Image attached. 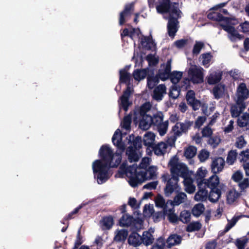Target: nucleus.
<instances>
[{
  "mask_svg": "<svg viewBox=\"0 0 249 249\" xmlns=\"http://www.w3.org/2000/svg\"><path fill=\"white\" fill-rule=\"evenodd\" d=\"M225 85L218 84L213 89V93L215 99H219L222 98L224 95Z\"/></svg>",
  "mask_w": 249,
  "mask_h": 249,
  "instance_id": "obj_31",
  "label": "nucleus"
},
{
  "mask_svg": "<svg viewBox=\"0 0 249 249\" xmlns=\"http://www.w3.org/2000/svg\"><path fill=\"white\" fill-rule=\"evenodd\" d=\"M110 168L112 167H109L107 163H103L100 160H96L93 162V172L97 178L98 184H101L109 178L108 170Z\"/></svg>",
  "mask_w": 249,
  "mask_h": 249,
  "instance_id": "obj_3",
  "label": "nucleus"
},
{
  "mask_svg": "<svg viewBox=\"0 0 249 249\" xmlns=\"http://www.w3.org/2000/svg\"><path fill=\"white\" fill-rule=\"evenodd\" d=\"M149 72L148 69H136L133 72V76L135 80L140 81L144 79Z\"/></svg>",
  "mask_w": 249,
  "mask_h": 249,
  "instance_id": "obj_28",
  "label": "nucleus"
},
{
  "mask_svg": "<svg viewBox=\"0 0 249 249\" xmlns=\"http://www.w3.org/2000/svg\"><path fill=\"white\" fill-rule=\"evenodd\" d=\"M207 118L206 116H199L196 119L195 122L194 128H199L206 121Z\"/></svg>",
  "mask_w": 249,
  "mask_h": 249,
  "instance_id": "obj_60",
  "label": "nucleus"
},
{
  "mask_svg": "<svg viewBox=\"0 0 249 249\" xmlns=\"http://www.w3.org/2000/svg\"><path fill=\"white\" fill-rule=\"evenodd\" d=\"M142 244L146 246L152 245L154 241V238L151 232L148 231H144L141 236Z\"/></svg>",
  "mask_w": 249,
  "mask_h": 249,
  "instance_id": "obj_27",
  "label": "nucleus"
},
{
  "mask_svg": "<svg viewBox=\"0 0 249 249\" xmlns=\"http://www.w3.org/2000/svg\"><path fill=\"white\" fill-rule=\"evenodd\" d=\"M128 142H131L132 144V146L135 148V150L139 151L142 148V139L140 136H137L136 137L132 134L129 136Z\"/></svg>",
  "mask_w": 249,
  "mask_h": 249,
  "instance_id": "obj_23",
  "label": "nucleus"
},
{
  "mask_svg": "<svg viewBox=\"0 0 249 249\" xmlns=\"http://www.w3.org/2000/svg\"><path fill=\"white\" fill-rule=\"evenodd\" d=\"M100 160L103 163H107L109 167L116 168L120 164L122 160V155L120 153L114 154L113 150L108 144L102 145L99 151Z\"/></svg>",
  "mask_w": 249,
  "mask_h": 249,
  "instance_id": "obj_1",
  "label": "nucleus"
},
{
  "mask_svg": "<svg viewBox=\"0 0 249 249\" xmlns=\"http://www.w3.org/2000/svg\"><path fill=\"white\" fill-rule=\"evenodd\" d=\"M134 221L133 216L128 214H124L119 220V225L121 227H128L130 226Z\"/></svg>",
  "mask_w": 249,
  "mask_h": 249,
  "instance_id": "obj_26",
  "label": "nucleus"
},
{
  "mask_svg": "<svg viewBox=\"0 0 249 249\" xmlns=\"http://www.w3.org/2000/svg\"><path fill=\"white\" fill-rule=\"evenodd\" d=\"M184 186L185 191L188 194H193L196 190V187L193 183V180L191 178L185 179Z\"/></svg>",
  "mask_w": 249,
  "mask_h": 249,
  "instance_id": "obj_38",
  "label": "nucleus"
},
{
  "mask_svg": "<svg viewBox=\"0 0 249 249\" xmlns=\"http://www.w3.org/2000/svg\"><path fill=\"white\" fill-rule=\"evenodd\" d=\"M171 173V179L169 180L167 184L166 190L167 192H170L173 191V185L171 183H174V187L177 186V183L179 181V177L185 178L188 174V169L185 164L180 163L175 169H173L170 171Z\"/></svg>",
  "mask_w": 249,
  "mask_h": 249,
  "instance_id": "obj_4",
  "label": "nucleus"
},
{
  "mask_svg": "<svg viewBox=\"0 0 249 249\" xmlns=\"http://www.w3.org/2000/svg\"><path fill=\"white\" fill-rule=\"evenodd\" d=\"M178 24L179 21L177 20V18H174V17L173 16L169 17L167 29L170 37H174L178 31Z\"/></svg>",
  "mask_w": 249,
  "mask_h": 249,
  "instance_id": "obj_10",
  "label": "nucleus"
},
{
  "mask_svg": "<svg viewBox=\"0 0 249 249\" xmlns=\"http://www.w3.org/2000/svg\"><path fill=\"white\" fill-rule=\"evenodd\" d=\"M196 153V148L194 146H189L184 152V156L188 159L193 158Z\"/></svg>",
  "mask_w": 249,
  "mask_h": 249,
  "instance_id": "obj_43",
  "label": "nucleus"
},
{
  "mask_svg": "<svg viewBox=\"0 0 249 249\" xmlns=\"http://www.w3.org/2000/svg\"><path fill=\"white\" fill-rule=\"evenodd\" d=\"M237 153L236 150H232L229 151L227 158V161L230 164H232L236 159Z\"/></svg>",
  "mask_w": 249,
  "mask_h": 249,
  "instance_id": "obj_56",
  "label": "nucleus"
},
{
  "mask_svg": "<svg viewBox=\"0 0 249 249\" xmlns=\"http://www.w3.org/2000/svg\"><path fill=\"white\" fill-rule=\"evenodd\" d=\"M240 196V194L235 190H230L227 195V201L230 203H233Z\"/></svg>",
  "mask_w": 249,
  "mask_h": 249,
  "instance_id": "obj_44",
  "label": "nucleus"
},
{
  "mask_svg": "<svg viewBox=\"0 0 249 249\" xmlns=\"http://www.w3.org/2000/svg\"><path fill=\"white\" fill-rule=\"evenodd\" d=\"M160 78L157 74L154 75H148L147 77V86L149 89H152L159 83Z\"/></svg>",
  "mask_w": 249,
  "mask_h": 249,
  "instance_id": "obj_34",
  "label": "nucleus"
},
{
  "mask_svg": "<svg viewBox=\"0 0 249 249\" xmlns=\"http://www.w3.org/2000/svg\"><path fill=\"white\" fill-rule=\"evenodd\" d=\"M112 142L113 144L121 151H124L125 149V145L122 142V133L119 129H117L114 132L112 138Z\"/></svg>",
  "mask_w": 249,
  "mask_h": 249,
  "instance_id": "obj_14",
  "label": "nucleus"
},
{
  "mask_svg": "<svg viewBox=\"0 0 249 249\" xmlns=\"http://www.w3.org/2000/svg\"><path fill=\"white\" fill-rule=\"evenodd\" d=\"M168 124V121H166L157 125L158 132L161 136H164L166 133Z\"/></svg>",
  "mask_w": 249,
  "mask_h": 249,
  "instance_id": "obj_50",
  "label": "nucleus"
},
{
  "mask_svg": "<svg viewBox=\"0 0 249 249\" xmlns=\"http://www.w3.org/2000/svg\"><path fill=\"white\" fill-rule=\"evenodd\" d=\"M201 224L198 221L193 222L188 224L186 228L187 232H193L199 231L201 228Z\"/></svg>",
  "mask_w": 249,
  "mask_h": 249,
  "instance_id": "obj_45",
  "label": "nucleus"
},
{
  "mask_svg": "<svg viewBox=\"0 0 249 249\" xmlns=\"http://www.w3.org/2000/svg\"><path fill=\"white\" fill-rule=\"evenodd\" d=\"M131 74L127 71L125 69H123L119 71V83L129 85L131 80Z\"/></svg>",
  "mask_w": 249,
  "mask_h": 249,
  "instance_id": "obj_22",
  "label": "nucleus"
},
{
  "mask_svg": "<svg viewBox=\"0 0 249 249\" xmlns=\"http://www.w3.org/2000/svg\"><path fill=\"white\" fill-rule=\"evenodd\" d=\"M193 121H190L187 120H185L184 122H177L175 125L172 127V131H178L180 133V136L183 133H187L190 129V127L193 124Z\"/></svg>",
  "mask_w": 249,
  "mask_h": 249,
  "instance_id": "obj_7",
  "label": "nucleus"
},
{
  "mask_svg": "<svg viewBox=\"0 0 249 249\" xmlns=\"http://www.w3.org/2000/svg\"><path fill=\"white\" fill-rule=\"evenodd\" d=\"M165 242L164 239L160 237L158 238L156 242L152 246L151 249H165Z\"/></svg>",
  "mask_w": 249,
  "mask_h": 249,
  "instance_id": "obj_51",
  "label": "nucleus"
},
{
  "mask_svg": "<svg viewBox=\"0 0 249 249\" xmlns=\"http://www.w3.org/2000/svg\"><path fill=\"white\" fill-rule=\"evenodd\" d=\"M202 60V64L206 68H207L209 66V63L211 60L212 55H211L210 53H203L201 55Z\"/></svg>",
  "mask_w": 249,
  "mask_h": 249,
  "instance_id": "obj_57",
  "label": "nucleus"
},
{
  "mask_svg": "<svg viewBox=\"0 0 249 249\" xmlns=\"http://www.w3.org/2000/svg\"><path fill=\"white\" fill-rule=\"evenodd\" d=\"M151 148L153 150L154 154L157 156H161L164 155L166 152L167 148V145L164 142H160L155 144H153Z\"/></svg>",
  "mask_w": 249,
  "mask_h": 249,
  "instance_id": "obj_20",
  "label": "nucleus"
},
{
  "mask_svg": "<svg viewBox=\"0 0 249 249\" xmlns=\"http://www.w3.org/2000/svg\"><path fill=\"white\" fill-rule=\"evenodd\" d=\"M128 243L134 247L140 246L142 244V238L136 231H132L128 237Z\"/></svg>",
  "mask_w": 249,
  "mask_h": 249,
  "instance_id": "obj_18",
  "label": "nucleus"
},
{
  "mask_svg": "<svg viewBox=\"0 0 249 249\" xmlns=\"http://www.w3.org/2000/svg\"><path fill=\"white\" fill-rule=\"evenodd\" d=\"M156 135L152 132H146L143 137L142 141L144 145L147 147H152L154 144Z\"/></svg>",
  "mask_w": 249,
  "mask_h": 249,
  "instance_id": "obj_21",
  "label": "nucleus"
},
{
  "mask_svg": "<svg viewBox=\"0 0 249 249\" xmlns=\"http://www.w3.org/2000/svg\"><path fill=\"white\" fill-rule=\"evenodd\" d=\"M151 107V105L149 103H145L142 105L139 110L140 116L141 117H145V116H150L147 114L146 113L150 110Z\"/></svg>",
  "mask_w": 249,
  "mask_h": 249,
  "instance_id": "obj_48",
  "label": "nucleus"
},
{
  "mask_svg": "<svg viewBox=\"0 0 249 249\" xmlns=\"http://www.w3.org/2000/svg\"><path fill=\"white\" fill-rule=\"evenodd\" d=\"M171 72H169L165 69H160L159 70L157 75L162 81H165L170 78Z\"/></svg>",
  "mask_w": 249,
  "mask_h": 249,
  "instance_id": "obj_54",
  "label": "nucleus"
},
{
  "mask_svg": "<svg viewBox=\"0 0 249 249\" xmlns=\"http://www.w3.org/2000/svg\"><path fill=\"white\" fill-rule=\"evenodd\" d=\"M128 236L127 230L123 229L118 231L114 238V240L117 242H124Z\"/></svg>",
  "mask_w": 249,
  "mask_h": 249,
  "instance_id": "obj_35",
  "label": "nucleus"
},
{
  "mask_svg": "<svg viewBox=\"0 0 249 249\" xmlns=\"http://www.w3.org/2000/svg\"><path fill=\"white\" fill-rule=\"evenodd\" d=\"M188 73L191 76V81L193 83L199 84L203 82V73L201 69L192 68L189 69Z\"/></svg>",
  "mask_w": 249,
  "mask_h": 249,
  "instance_id": "obj_8",
  "label": "nucleus"
},
{
  "mask_svg": "<svg viewBox=\"0 0 249 249\" xmlns=\"http://www.w3.org/2000/svg\"><path fill=\"white\" fill-rule=\"evenodd\" d=\"M182 76V72L178 71H173L171 72L170 79L171 82L174 84H177Z\"/></svg>",
  "mask_w": 249,
  "mask_h": 249,
  "instance_id": "obj_47",
  "label": "nucleus"
},
{
  "mask_svg": "<svg viewBox=\"0 0 249 249\" xmlns=\"http://www.w3.org/2000/svg\"><path fill=\"white\" fill-rule=\"evenodd\" d=\"M163 119V114L161 112H157L153 117L151 116L152 125L157 126L162 122Z\"/></svg>",
  "mask_w": 249,
  "mask_h": 249,
  "instance_id": "obj_42",
  "label": "nucleus"
},
{
  "mask_svg": "<svg viewBox=\"0 0 249 249\" xmlns=\"http://www.w3.org/2000/svg\"><path fill=\"white\" fill-rule=\"evenodd\" d=\"M201 133L203 138H209L213 135V131L210 125L208 124L203 127L201 130Z\"/></svg>",
  "mask_w": 249,
  "mask_h": 249,
  "instance_id": "obj_58",
  "label": "nucleus"
},
{
  "mask_svg": "<svg viewBox=\"0 0 249 249\" xmlns=\"http://www.w3.org/2000/svg\"><path fill=\"white\" fill-rule=\"evenodd\" d=\"M191 219V213L189 211L184 210L180 213L179 220L183 223H187Z\"/></svg>",
  "mask_w": 249,
  "mask_h": 249,
  "instance_id": "obj_52",
  "label": "nucleus"
},
{
  "mask_svg": "<svg viewBox=\"0 0 249 249\" xmlns=\"http://www.w3.org/2000/svg\"><path fill=\"white\" fill-rule=\"evenodd\" d=\"M179 190L176 193H178V194L174 197V204L176 206H178L180 204L184 202V200L186 198L187 196L186 194L183 192L179 193Z\"/></svg>",
  "mask_w": 249,
  "mask_h": 249,
  "instance_id": "obj_46",
  "label": "nucleus"
},
{
  "mask_svg": "<svg viewBox=\"0 0 249 249\" xmlns=\"http://www.w3.org/2000/svg\"><path fill=\"white\" fill-rule=\"evenodd\" d=\"M134 11V2L126 4L123 11H122L119 16V23L123 25L125 22V17L130 16Z\"/></svg>",
  "mask_w": 249,
  "mask_h": 249,
  "instance_id": "obj_9",
  "label": "nucleus"
},
{
  "mask_svg": "<svg viewBox=\"0 0 249 249\" xmlns=\"http://www.w3.org/2000/svg\"><path fill=\"white\" fill-rule=\"evenodd\" d=\"M241 157V160L243 161V163L249 162V149H247L246 150L242 151L239 154Z\"/></svg>",
  "mask_w": 249,
  "mask_h": 249,
  "instance_id": "obj_64",
  "label": "nucleus"
},
{
  "mask_svg": "<svg viewBox=\"0 0 249 249\" xmlns=\"http://www.w3.org/2000/svg\"><path fill=\"white\" fill-rule=\"evenodd\" d=\"M248 241L247 238H245L243 239H237L235 242V245L238 249H244Z\"/></svg>",
  "mask_w": 249,
  "mask_h": 249,
  "instance_id": "obj_63",
  "label": "nucleus"
},
{
  "mask_svg": "<svg viewBox=\"0 0 249 249\" xmlns=\"http://www.w3.org/2000/svg\"><path fill=\"white\" fill-rule=\"evenodd\" d=\"M247 99L249 96V91L245 83L240 84L237 88V97L242 96Z\"/></svg>",
  "mask_w": 249,
  "mask_h": 249,
  "instance_id": "obj_32",
  "label": "nucleus"
},
{
  "mask_svg": "<svg viewBox=\"0 0 249 249\" xmlns=\"http://www.w3.org/2000/svg\"><path fill=\"white\" fill-rule=\"evenodd\" d=\"M130 94V89L128 86L126 89L123 92V95L120 97L121 105L122 107L125 111H127L130 104L129 102V98Z\"/></svg>",
  "mask_w": 249,
  "mask_h": 249,
  "instance_id": "obj_17",
  "label": "nucleus"
},
{
  "mask_svg": "<svg viewBox=\"0 0 249 249\" xmlns=\"http://www.w3.org/2000/svg\"><path fill=\"white\" fill-rule=\"evenodd\" d=\"M101 221L103 223V226L107 230L110 229L114 224L113 218L111 215L103 217Z\"/></svg>",
  "mask_w": 249,
  "mask_h": 249,
  "instance_id": "obj_41",
  "label": "nucleus"
},
{
  "mask_svg": "<svg viewBox=\"0 0 249 249\" xmlns=\"http://www.w3.org/2000/svg\"><path fill=\"white\" fill-rule=\"evenodd\" d=\"M222 72L215 73L214 74H210L208 77L207 82L210 85H213L219 83L222 78Z\"/></svg>",
  "mask_w": 249,
  "mask_h": 249,
  "instance_id": "obj_36",
  "label": "nucleus"
},
{
  "mask_svg": "<svg viewBox=\"0 0 249 249\" xmlns=\"http://www.w3.org/2000/svg\"><path fill=\"white\" fill-rule=\"evenodd\" d=\"M202 180L203 186L211 189L209 196V200L213 203L217 202L221 195V189L217 188L219 184V177L216 174H214L208 179Z\"/></svg>",
  "mask_w": 249,
  "mask_h": 249,
  "instance_id": "obj_2",
  "label": "nucleus"
},
{
  "mask_svg": "<svg viewBox=\"0 0 249 249\" xmlns=\"http://www.w3.org/2000/svg\"><path fill=\"white\" fill-rule=\"evenodd\" d=\"M246 100L242 96L237 97V100L236 101V105L238 108L242 111L245 109L246 107V105L245 102V100Z\"/></svg>",
  "mask_w": 249,
  "mask_h": 249,
  "instance_id": "obj_59",
  "label": "nucleus"
},
{
  "mask_svg": "<svg viewBox=\"0 0 249 249\" xmlns=\"http://www.w3.org/2000/svg\"><path fill=\"white\" fill-rule=\"evenodd\" d=\"M222 28L231 35L230 39L234 41L236 39L241 40L244 38V36L239 34L233 26L229 25L221 24Z\"/></svg>",
  "mask_w": 249,
  "mask_h": 249,
  "instance_id": "obj_12",
  "label": "nucleus"
},
{
  "mask_svg": "<svg viewBox=\"0 0 249 249\" xmlns=\"http://www.w3.org/2000/svg\"><path fill=\"white\" fill-rule=\"evenodd\" d=\"M135 148L132 146H129L126 150V154L128 155V159L130 162H136L139 160V157Z\"/></svg>",
  "mask_w": 249,
  "mask_h": 249,
  "instance_id": "obj_29",
  "label": "nucleus"
},
{
  "mask_svg": "<svg viewBox=\"0 0 249 249\" xmlns=\"http://www.w3.org/2000/svg\"><path fill=\"white\" fill-rule=\"evenodd\" d=\"M145 177V172H142L141 171L138 172L135 169L134 174L129 178V183L132 187H137L139 184L146 180Z\"/></svg>",
  "mask_w": 249,
  "mask_h": 249,
  "instance_id": "obj_5",
  "label": "nucleus"
},
{
  "mask_svg": "<svg viewBox=\"0 0 249 249\" xmlns=\"http://www.w3.org/2000/svg\"><path fill=\"white\" fill-rule=\"evenodd\" d=\"M155 205L157 207L163 209L164 214L167 213V204L163 197L160 194H158L155 198Z\"/></svg>",
  "mask_w": 249,
  "mask_h": 249,
  "instance_id": "obj_24",
  "label": "nucleus"
},
{
  "mask_svg": "<svg viewBox=\"0 0 249 249\" xmlns=\"http://www.w3.org/2000/svg\"><path fill=\"white\" fill-rule=\"evenodd\" d=\"M141 43L142 46L147 47L148 50L151 49V45H153L154 44L152 37L149 36H143V37L142 38Z\"/></svg>",
  "mask_w": 249,
  "mask_h": 249,
  "instance_id": "obj_49",
  "label": "nucleus"
},
{
  "mask_svg": "<svg viewBox=\"0 0 249 249\" xmlns=\"http://www.w3.org/2000/svg\"><path fill=\"white\" fill-rule=\"evenodd\" d=\"M187 104L192 107L194 111H196L200 108V100L196 98V93L193 90L187 91L185 95Z\"/></svg>",
  "mask_w": 249,
  "mask_h": 249,
  "instance_id": "obj_6",
  "label": "nucleus"
},
{
  "mask_svg": "<svg viewBox=\"0 0 249 249\" xmlns=\"http://www.w3.org/2000/svg\"><path fill=\"white\" fill-rule=\"evenodd\" d=\"M247 143V142L244 139L243 136H241L236 139V142L235 143V146L239 148H242Z\"/></svg>",
  "mask_w": 249,
  "mask_h": 249,
  "instance_id": "obj_62",
  "label": "nucleus"
},
{
  "mask_svg": "<svg viewBox=\"0 0 249 249\" xmlns=\"http://www.w3.org/2000/svg\"><path fill=\"white\" fill-rule=\"evenodd\" d=\"M142 172H145L146 173V178L147 180H150L151 179L154 178L157 175V168L154 166H150L145 171H141Z\"/></svg>",
  "mask_w": 249,
  "mask_h": 249,
  "instance_id": "obj_39",
  "label": "nucleus"
},
{
  "mask_svg": "<svg viewBox=\"0 0 249 249\" xmlns=\"http://www.w3.org/2000/svg\"><path fill=\"white\" fill-rule=\"evenodd\" d=\"M197 183L199 190L195 196V199L196 201H205L207 197L208 191L203 186V180H199L197 178Z\"/></svg>",
  "mask_w": 249,
  "mask_h": 249,
  "instance_id": "obj_11",
  "label": "nucleus"
},
{
  "mask_svg": "<svg viewBox=\"0 0 249 249\" xmlns=\"http://www.w3.org/2000/svg\"><path fill=\"white\" fill-rule=\"evenodd\" d=\"M182 240V238L180 235L177 234H171L168 238L167 243L168 247L171 248L175 245L179 244Z\"/></svg>",
  "mask_w": 249,
  "mask_h": 249,
  "instance_id": "obj_30",
  "label": "nucleus"
},
{
  "mask_svg": "<svg viewBox=\"0 0 249 249\" xmlns=\"http://www.w3.org/2000/svg\"><path fill=\"white\" fill-rule=\"evenodd\" d=\"M221 139L217 136H210L208 138L207 143L213 148L216 147L220 142Z\"/></svg>",
  "mask_w": 249,
  "mask_h": 249,
  "instance_id": "obj_53",
  "label": "nucleus"
},
{
  "mask_svg": "<svg viewBox=\"0 0 249 249\" xmlns=\"http://www.w3.org/2000/svg\"><path fill=\"white\" fill-rule=\"evenodd\" d=\"M225 160L222 157H217L213 160L211 167L214 174H217L222 171L225 165Z\"/></svg>",
  "mask_w": 249,
  "mask_h": 249,
  "instance_id": "obj_16",
  "label": "nucleus"
},
{
  "mask_svg": "<svg viewBox=\"0 0 249 249\" xmlns=\"http://www.w3.org/2000/svg\"><path fill=\"white\" fill-rule=\"evenodd\" d=\"M151 116H145L141 117L140 120L139 127L144 130L148 129L152 125Z\"/></svg>",
  "mask_w": 249,
  "mask_h": 249,
  "instance_id": "obj_25",
  "label": "nucleus"
},
{
  "mask_svg": "<svg viewBox=\"0 0 249 249\" xmlns=\"http://www.w3.org/2000/svg\"><path fill=\"white\" fill-rule=\"evenodd\" d=\"M205 207L203 204H197L194 206L192 210V214L196 217H198L203 213Z\"/></svg>",
  "mask_w": 249,
  "mask_h": 249,
  "instance_id": "obj_40",
  "label": "nucleus"
},
{
  "mask_svg": "<svg viewBox=\"0 0 249 249\" xmlns=\"http://www.w3.org/2000/svg\"><path fill=\"white\" fill-rule=\"evenodd\" d=\"M162 179L164 182H166V186H165V188H164V195H165V196L169 197L171 196V195L174 192H178L179 190H180V188L179 186L178 183H177V186H175V187H174V186L172 187V188L173 189V191L170 192H167L166 188L167 187L169 180L171 179V177H170L168 174H164L162 176ZM171 185L174 186V183H172V184L171 183Z\"/></svg>",
  "mask_w": 249,
  "mask_h": 249,
  "instance_id": "obj_19",
  "label": "nucleus"
},
{
  "mask_svg": "<svg viewBox=\"0 0 249 249\" xmlns=\"http://www.w3.org/2000/svg\"><path fill=\"white\" fill-rule=\"evenodd\" d=\"M172 4L170 0H160L159 4L156 5V9L159 14H166L170 11L172 7Z\"/></svg>",
  "mask_w": 249,
  "mask_h": 249,
  "instance_id": "obj_13",
  "label": "nucleus"
},
{
  "mask_svg": "<svg viewBox=\"0 0 249 249\" xmlns=\"http://www.w3.org/2000/svg\"><path fill=\"white\" fill-rule=\"evenodd\" d=\"M131 123V116L127 115L124 116L123 119V127L126 130H129L130 128Z\"/></svg>",
  "mask_w": 249,
  "mask_h": 249,
  "instance_id": "obj_61",
  "label": "nucleus"
},
{
  "mask_svg": "<svg viewBox=\"0 0 249 249\" xmlns=\"http://www.w3.org/2000/svg\"><path fill=\"white\" fill-rule=\"evenodd\" d=\"M166 93V88L164 84H160L156 87L153 90L152 98L157 101L162 100L164 95Z\"/></svg>",
  "mask_w": 249,
  "mask_h": 249,
  "instance_id": "obj_15",
  "label": "nucleus"
},
{
  "mask_svg": "<svg viewBox=\"0 0 249 249\" xmlns=\"http://www.w3.org/2000/svg\"><path fill=\"white\" fill-rule=\"evenodd\" d=\"M207 18L210 20L216 21H225L226 17H224L222 14L217 12H212L209 13L207 15Z\"/></svg>",
  "mask_w": 249,
  "mask_h": 249,
  "instance_id": "obj_33",
  "label": "nucleus"
},
{
  "mask_svg": "<svg viewBox=\"0 0 249 249\" xmlns=\"http://www.w3.org/2000/svg\"><path fill=\"white\" fill-rule=\"evenodd\" d=\"M174 135L168 138L167 143L171 146L175 145L177 139L180 137V133L178 131H173Z\"/></svg>",
  "mask_w": 249,
  "mask_h": 249,
  "instance_id": "obj_55",
  "label": "nucleus"
},
{
  "mask_svg": "<svg viewBox=\"0 0 249 249\" xmlns=\"http://www.w3.org/2000/svg\"><path fill=\"white\" fill-rule=\"evenodd\" d=\"M168 13H169V17H174V15H176V17H174V18H177V20L181 18V11L178 8V3L173 2L170 11Z\"/></svg>",
  "mask_w": 249,
  "mask_h": 249,
  "instance_id": "obj_37",
  "label": "nucleus"
}]
</instances>
